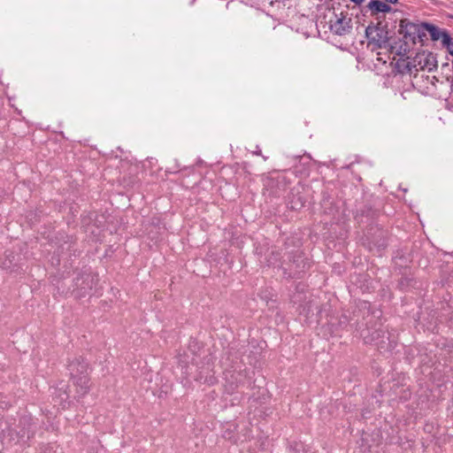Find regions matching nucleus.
<instances>
[{"label": "nucleus", "instance_id": "f03ea898", "mask_svg": "<svg viewBox=\"0 0 453 453\" xmlns=\"http://www.w3.org/2000/svg\"><path fill=\"white\" fill-rule=\"evenodd\" d=\"M329 28L334 35H345L351 31V18L348 13L342 12L338 14L335 13L334 18L329 21Z\"/></svg>", "mask_w": 453, "mask_h": 453}, {"label": "nucleus", "instance_id": "7ed1b4c3", "mask_svg": "<svg viewBox=\"0 0 453 453\" xmlns=\"http://www.w3.org/2000/svg\"><path fill=\"white\" fill-rule=\"evenodd\" d=\"M365 35L369 45L376 49L385 48L388 42V32L378 26H368L365 29Z\"/></svg>", "mask_w": 453, "mask_h": 453}, {"label": "nucleus", "instance_id": "0eeeda50", "mask_svg": "<svg viewBox=\"0 0 453 453\" xmlns=\"http://www.w3.org/2000/svg\"><path fill=\"white\" fill-rule=\"evenodd\" d=\"M443 43L445 45H447L449 52L453 56V40H452V38L449 36V41L444 42Z\"/></svg>", "mask_w": 453, "mask_h": 453}, {"label": "nucleus", "instance_id": "1a4fd4ad", "mask_svg": "<svg viewBox=\"0 0 453 453\" xmlns=\"http://www.w3.org/2000/svg\"><path fill=\"white\" fill-rule=\"evenodd\" d=\"M385 1L391 3V4H395L397 2V0H385Z\"/></svg>", "mask_w": 453, "mask_h": 453}, {"label": "nucleus", "instance_id": "20e7f679", "mask_svg": "<svg viewBox=\"0 0 453 453\" xmlns=\"http://www.w3.org/2000/svg\"><path fill=\"white\" fill-rule=\"evenodd\" d=\"M426 31L429 33L431 39L434 41L441 40L442 42L449 41V35L439 27L426 24Z\"/></svg>", "mask_w": 453, "mask_h": 453}, {"label": "nucleus", "instance_id": "f257e3e1", "mask_svg": "<svg viewBox=\"0 0 453 453\" xmlns=\"http://www.w3.org/2000/svg\"><path fill=\"white\" fill-rule=\"evenodd\" d=\"M73 383L77 387V393L83 396L89 389V380L88 377V365L86 364L72 363L69 365Z\"/></svg>", "mask_w": 453, "mask_h": 453}, {"label": "nucleus", "instance_id": "39448f33", "mask_svg": "<svg viewBox=\"0 0 453 453\" xmlns=\"http://www.w3.org/2000/svg\"><path fill=\"white\" fill-rule=\"evenodd\" d=\"M369 8L375 12H383V13L388 12L391 10V7L388 4H386L380 0L371 1L369 4Z\"/></svg>", "mask_w": 453, "mask_h": 453}, {"label": "nucleus", "instance_id": "423d86ee", "mask_svg": "<svg viewBox=\"0 0 453 453\" xmlns=\"http://www.w3.org/2000/svg\"><path fill=\"white\" fill-rule=\"evenodd\" d=\"M412 28H415V25L414 24H412L411 22H408L406 20H402L401 21V23H400V30H401V33H404V37L407 36V34Z\"/></svg>", "mask_w": 453, "mask_h": 453}, {"label": "nucleus", "instance_id": "6e6552de", "mask_svg": "<svg viewBox=\"0 0 453 453\" xmlns=\"http://www.w3.org/2000/svg\"><path fill=\"white\" fill-rule=\"evenodd\" d=\"M351 2L357 4H362L365 0H350Z\"/></svg>", "mask_w": 453, "mask_h": 453}]
</instances>
